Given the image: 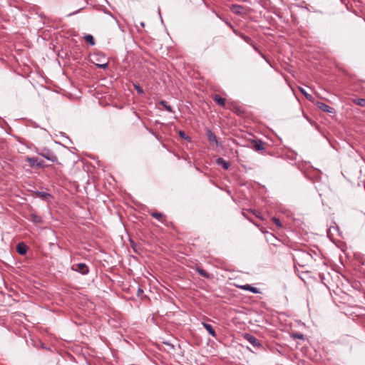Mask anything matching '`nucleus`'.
<instances>
[{
	"mask_svg": "<svg viewBox=\"0 0 365 365\" xmlns=\"http://www.w3.org/2000/svg\"><path fill=\"white\" fill-rule=\"evenodd\" d=\"M327 235L331 242H333L338 247H341L342 241L341 232L337 226L330 227L328 230Z\"/></svg>",
	"mask_w": 365,
	"mask_h": 365,
	"instance_id": "obj_1",
	"label": "nucleus"
},
{
	"mask_svg": "<svg viewBox=\"0 0 365 365\" xmlns=\"http://www.w3.org/2000/svg\"><path fill=\"white\" fill-rule=\"evenodd\" d=\"M38 154L41 155L42 157L45 158L48 160H50L53 163H58L57 156L54 154L53 152H52L51 150H50L48 149L43 148L41 150V152H38Z\"/></svg>",
	"mask_w": 365,
	"mask_h": 365,
	"instance_id": "obj_2",
	"label": "nucleus"
},
{
	"mask_svg": "<svg viewBox=\"0 0 365 365\" xmlns=\"http://www.w3.org/2000/svg\"><path fill=\"white\" fill-rule=\"evenodd\" d=\"M71 269L77 272H79L82 274H87L89 272V268L85 263H78L73 264L71 267Z\"/></svg>",
	"mask_w": 365,
	"mask_h": 365,
	"instance_id": "obj_3",
	"label": "nucleus"
},
{
	"mask_svg": "<svg viewBox=\"0 0 365 365\" xmlns=\"http://www.w3.org/2000/svg\"><path fill=\"white\" fill-rule=\"evenodd\" d=\"M26 160L29 163V166L33 168L44 167L43 161L42 160H38L37 158L27 157Z\"/></svg>",
	"mask_w": 365,
	"mask_h": 365,
	"instance_id": "obj_4",
	"label": "nucleus"
},
{
	"mask_svg": "<svg viewBox=\"0 0 365 365\" xmlns=\"http://www.w3.org/2000/svg\"><path fill=\"white\" fill-rule=\"evenodd\" d=\"M244 338L247 341H249L251 344H252L254 346L258 347L260 346V343L259 342L258 339L255 336H254L250 334H245L244 335Z\"/></svg>",
	"mask_w": 365,
	"mask_h": 365,
	"instance_id": "obj_5",
	"label": "nucleus"
},
{
	"mask_svg": "<svg viewBox=\"0 0 365 365\" xmlns=\"http://www.w3.org/2000/svg\"><path fill=\"white\" fill-rule=\"evenodd\" d=\"M317 107L322 111L326 113H334V108L330 107L329 106L325 104L323 102H317Z\"/></svg>",
	"mask_w": 365,
	"mask_h": 365,
	"instance_id": "obj_6",
	"label": "nucleus"
},
{
	"mask_svg": "<svg viewBox=\"0 0 365 365\" xmlns=\"http://www.w3.org/2000/svg\"><path fill=\"white\" fill-rule=\"evenodd\" d=\"M231 11L238 15L245 14V9L242 6L240 5H232L231 8Z\"/></svg>",
	"mask_w": 365,
	"mask_h": 365,
	"instance_id": "obj_7",
	"label": "nucleus"
},
{
	"mask_svg": "<svg viewBox=\"0 0 365 365\" xmlns=\"http://www.w3.org/2000/svg\"><path fill=\"white\" fill-rule=\"evenodd\" d=\"M150 215L153 217H154L155 219H156L157 220L162 223H165L166 221V217L160 212H150Z\"/></svg>",
	"mask_w": 365,
	"mask_h": 365,
	"instance_id": "obj_8",
	"label": "nucleus"
},
{
	"mask_svg": "<svg viewBox=\"0 0 365 365\" xmlns=\"http://www.w3.org/2000/svg\"><path fill=\"white\" fill-rule=\"evenodd\" d=\"M239 287L242 290L250 291L255 294L259 293V289H257V287H252L250 284L241 285V286H239Z\"/></svg>",
	"mask_w": 365,
	"mask_h": 365,
	"instance_id": "obj_9",
	"label": "nucleus"
},
{
	"mask_svg": "<svg viewBox=\"0 0 365 365\" xmlns=\"http://www.w3.org/2000/svg\"><path fill=\"white\" fill-rule=\"evenodd\" d=\"M202 324L203 327L208 331V333L212 336H213V337L217 336L216 332L212 325H210V324L205 323V322H202Z\"/></svg>",
	"mask_w": 365,
	"mask_h": 365,
	"instance_id": "obj_10",
	"label": "nucleus"
},
{
	"mask_svg": "<svg viewBox=\"0 0 365 365\" xmlns=\"http://www.w3.org/2000/svg\"><path fill=\"white\" fill-rule=\"evenodd\" d=\"M216 163L221 165L225 170H228L230 166V163L225 160L222 158H218L216 160Z\"/></svg>",
	"mask_w": 365,
	"mask_h": 365,
	"instance_id": "obj_11",
	"label": "nucleus"
},
{
	"mask_svg": "<svg viewBox=\"0 0 365 365\" xmlns=\"http://www.w3.org/2000/svg\"><path fill=\"white\" fill-rule=\"evenodd\" d=\"M234 33L237 35L238 36H240L241 38H242L245 42H247V43L250 44V45H252V41L251 39V38H250L249 36L245 35L244 34H242L239 31H237V30L234 29L233 30Z\"/></svg>",
	"mask_w": 365,
	"mask_h": 365,
	"instance_id": "obj_12",
	"label": "nucleus"
},
{
	"mask_svg": "<svg viewBox=\"0 0 365 365\" xmlns=\"http://www.w3.org/2000/svg\"><path fill=\"white\" fill-rule=\"evenodd\" d=\"M29 220L36 224L42 222L41 217L33 212L30 213Z\"/></svg>",
	"mask_w": 365,
	"mask_h": 365,
	"instance_id": "obj_13",
	"label": "nucleus"
},
{
	"mask_svg": "<svg viewBox=\"0 0 365 365\" xmlns=\"http://www.w3.org/2000/svg\"><path fill=\"white\" fill-rule=\"evenodd\" d=\"M27 247L24 243H19L16 246V250L19 254L24 255L26 253Z\"/></svg>",
	"mask_w": 365,
	"mask_h": 365,
	"instance_id": "obj_14",
	"label": "nucleus"
},
{
	"mask_svg": "<svg viewBox=\"0 0 365 365\" xmlns=\"http://www.w3.org/2000/svg\"><path fill=\"white\" fill-rule=\"evenodd\" d=\"M253 146H254L255 150L257 151H260V150H264V147L261 140H254Z\"/></svg>",
	"mask_w": 365,
	"mask_h": 365,
	"instance_id": "obj_15",
	"label": "nucleus"
},
{
	"mask_svg": "<svg viewBox=\"0 0 365 365\" xmlns=\"http://www.w3.org/2000/svg\"><path fill=\"white\" fill-rule=\"evenodd\" d=\"M214 101L220 106H225V100L220 96L219 95H215L213 97Z\"/></svg>",
	"mask_w": 365,
	"mask_h": 365,
	"instance_id": "obj_16",
	"label": "nucleus"
},
{
	"mask_svg": "<svg viewBox=\"0 0 365 365\" xmlns=\"http://www.w3.org/2000/svg\"><path fill=\"white\" fill-rule=\"evenodd\" d=\"M196 271L197 272V273L200 275H201L205 278H210V274L209 273H207L205 269H203L200 267H197Z\"/></svg>",
	"mask_w": 365,
	"mask_h": 365,
	"instance_id": "obj_17",
	"label": "nucleus"
},
{
	"mask_svg": "<svg viewBox=\"0 0 365 365\" xmlns=\"http://www.w3.org/2000/svg\"><path fill=\"white\" fill-rule=\"evenodd\" d=\"M160 105L163 106L166 110H168L170 113H173V110L172 107L168 104V103L165 101H161L159 103Z\"/></svg>",
	"mask_w": 365,
	"mask_h": 365,
	"instance_id": "obj_18",
	"label": "nucleus"
},
{
	"mask_svg": "<svg viewBox=\"0 0 365 365\" xmlns=\"http://www.w3.org/2000/svg\"><path fill=\"white\" fill-rule=\"evenodd\" d=\"M86 41L91 46L95 45V40L92 35L88 34L85 36Z\"/></svg>",
	"mask_w": 365,
	"mask_h": 365,
	"instance_id": "obj_19",
	"label": "nucleus"
},
{
	"mask_svg": "<svg viewBox=\"0 0 365 365\" xmlns=\"http://www.w3.org/2000/svg\"><path fill=\"white\" fill-rule=\"evenodd\" d=\"M299 90L302 92V93H303L304 96L307 98V99H308L310 101H313V97L312 95L307 93L304 88H299Z\"/></svg>",
	"mask_w": 365,
	"mask_h": 365,
	"instance_id": "obj_20",
	"label": "nucleus"
},
{
	"mask_svg": "<svg viewBox=\"0 0 365 365\" xmlns=\"http://www.w3.org/2000/svg\"><path fill=\"white\" fill-rule=\"evenodd\" d=\"M354 102L361 106L365 107V99L364 98H359L354 101Z\"/></svg>",
	"mask_w": 365,
	"mask_h": 365,
	"instance_id": "obj_21",
	"label": "nucleus"
},
{
	"mask_svg": "<svg viewBox=\"0 0 365 365\" xmlns=\"http://www.w3.org/2000/svg\"><path fill=\"white\" fill-rule=\"evenodd\" d=\"M208 139L210 141L217 142V138H216L215 135L211 132H210L208 134Z\"/></svg>",
	"mask_w": 365,
	"mask_h": 365,
	"instance_id": "obj_22",
	"label": "nucleus"
},
{
	"mask_svg": "<svg viewBox=\"0 0 365 365\" xmlns=\"http://www.w3.org/2000/svg\"><path fill=\"white\" fill-rule=\"evenodd\" d=\"M272 222L279 227H282V225L279 220V219L277 218V217H273L272 218Z\"/></svg>",
	"mask_w": 365,
	"mask_h": 365,
	"instance_id": "obj_23",
	"label": "nucleus"
},
{
	"mask_svg": "<svg viewBox=\"0 0 365 365\" xmlns=\"http://www.w3.org/2000/svg\"><path fill=\"white\" fill-rule=\"evenodd\" d=\"M96 66L98 68L105 69V68H108V63L106 62V63H96Z\"/></svg>",
	"mask_w": 365,
	"mask_h": 365,
	"instance_id": "obj_24",
	"label": "nucleus"
},
{
	"mask_svg": "<svg viewBox=\"0 0 365 365\" xmlns=\"http://www.w3.org/2000/svg\"><path fill=\"white\" fill-rule=\"evenodd\" d=\"M134 88L135 89V91H136L139 94H143V88H142L139 85H136V84H135V85H134Z\"/></svg>",
	"mask_w": 365,
	"mask_h": 365,
	"instance_id": "obj_25",
	"label": "nucleus"
},
{
	"mask_svg": "<svg viewBox=\"0 0 365 365\" xmlns=\"http://www.w3.org/2000/svg\"><path fill=\"white\" fill-rule=\"evenodd\" d=\"M37 195H38V196L43 197V198H45L47 196H49V194H48L46 192H38Z\"/></svg>",
	"mask_w": 365,
	"mask_h": 365,
	"instance_id": "obj_26",
	"label": "nucleus"
},
{
	"mask_svg": "<svg viewBox=\"0 0 365 365\" xmlns=\"http://www.w3.org/2000/svg\"><path fill=\"white\" fill-rule=\"evenodd\" d=\"M179 134L181 138L186 139L185 134L183 131H180Z\"/></svg>",
	"mask_w": 365,
	"mask_h": 365,
	"instance_id": "obj_27",
	"label": "nucleus"
},
{
	"mask_svg": "<svg viewBox=\"0 0 365 365\" xmlns=\"http://www.w3.org/2000/svg\"><path fill=\"white\" fill-rule=\"evenodd\" d=\"M225 22L226 23V24H227L229 27H230V28H232V29L233 28V27H232V25L231 24V23H230L229 21H225Z\"/></svg>",
	"mask_w": 365,
	"mask_h": 365,
	"instance_id": "obj_28",
	"label": "nucleus"
},
{
	"mask_svg": "<svg viewBox=\"0 0 365 365\" xmlns=\"http://www.w3.org/2000/svg\"><path fill=\"white\" fill-rule=\"evenodd\" d=\"M254 214H255L257 217H259V214H258V213H257V212H254Z\"/></svg>",
	"mask_w": 365,
	"mask_h": 365,
	"instance_id": "obj_29",
	"label": "nucleus"
},
{
	"mask_svg": "<svg viewBox=\"0 0 365 365\" xmlns=\"http://www.w3.org/2000/svg\"><path fill=\"white\" fill-rule=\"evenodd\" d=\"M253 48H255V51H258V49L256 46H253Z\"/></svg>",
	"mask_w": 365,
	"mask_h": 365,
	"instance_id": "obj_30",
	"label": "nucleus"
},
{
	"mask_svg": "<svg viewBox=\"0 0 365 365\" xmlns=\"http://www.w3.org/2000/svg\"><path fill=\"white\" fill-rule=\"evenodd\" d=\"M140 25H141L143 27H144V26H145V24H144L143 22H142V23L140 24Z\"/></svg>",
	"mask_w": 365,
	"mask_h": 365,
	"instance_id": "obj_31",
	"label": "nucleus"
},
{
	"mask_svg": "<svg viewBox=\"0 0 365 365\" xmlns=\"http://www.w3.org/2000/svg\"><path fill=\"white\" fill-rule=\"evenodd\" d=\"M140 292H143V290H142V289H138V293H140Z\"/></svg>",
	"mask_w": 365,
	"mask_h": 365,
	"instance_id": "obj_32",
	"label": "nucleus"
},
{
	"mask_svg": "<svg viewBox=\"0 0 365 365\" xmlns=\"http://www.w3.org/2000/svg\"><path fill=\"white\" fill-rule=\"evenodd\" d=\"M298 338H302V335H298L297 336Z\"/></svg>",
	"mask_w": 365,
	"mask_h": 365,
	"instance_id": "obj_33",
	"label": "nucleus"
},
{
	"mask_svg": "<svg viewBox=\"0 0 365 365\" xmlns=\"http://www.w3.org/2000/svg\"><path fill=\"white\" fill-rule=\"evenodd\" d=\"M298 338H302V335H298L297 336Z\"/></svg>",
	"mask_w": 365,
	"mask_h": 365,
	"instance_id": "obj_34",
	"label": "nucleus"
}]
</instances>
